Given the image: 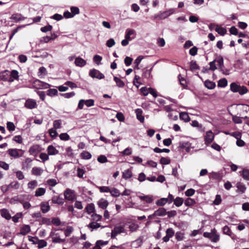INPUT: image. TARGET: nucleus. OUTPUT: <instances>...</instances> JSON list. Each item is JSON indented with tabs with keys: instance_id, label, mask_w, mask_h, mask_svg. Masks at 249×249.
I'll list each match as a JSON object with an SVG mask.
<instances>
[{
	"instance_id": "f257e3e1",
	"label": "nucleus",
	"mask_w": 249,
	"mask_h": 249,
	"mask_svg": "<svg viewBox=\"0 0 249 249\" xmlns=\"http://www.w3.org/2000/svg\"><path fill=\"white\" fill-rule=\"evenodd\" d=\"M203 236L205 237L209 238L212 242L214 243H216L219 240V235L217 233L215 229H212L210 232H204Z\"/></svg>"
},
{
	"instance_id": "f03ea898",
	"label": "nucleus",
	"mask_w": 249,
	"mask_h": 249,
	"mask_svg": "<svg viewBox=\"0 0 249 249\" xmlns=\"http://www.w3.org/2000/svg\"><path fill=\"white\" fill-rule=\"evenodd\" d=\"M32 86L36 89H47L51 86L50 84L38 79L35 80L32 83Z\"/></svg>"
},
{
	"instance_id": "7ed1b4c3",
	"label": "nucleus",
	"mask_w": 249,
	"mask_h": 249,
	"mask_svg": "<svg viewBox=\"0 0 249 249\" xmlns=\"http://www.w3.org/2000/svg\"><path fill=\"white\" fill-rule=\"evenodd\" d=\"M174 13L173 9H170L164 12H160L158 14L153 16L154 19H163L172 15Z\"/></svg>"
},
{
	"instance_id": "20e7f679",
	"label": "nucleus",
	"mask_w": 249,
	"mask_h": 249,
	"mask_svg": "<svg viewBox=\"0 0 249 249\" xmlns=\"http://www.w3.org/2000/svg\"><path fill=\"white\" fill-rule=\"evenodd\" d=\"M65 198L68 201H73L75 198V194L74 191L70 189H67L64 193Z\"/></svg>"
},
{
	"instance_id": "39448f33",
	"label": "nucleus",
	"mask_w": 249,
	"mask_h": 249,
	"mask_svg": "<svg viewBox=\"0 0 249 249\" xmlns=\"http://www.w3.org/2000/svg\"><path fill=\"white\" fill-rule=\"evenodd\" d=\"M89 75L92 78H96L99 79H102L105 77L103 73L98 70L94 69L90 70Z\"/></svg>"
},
{
	"instance_id": "423d86ee",
	"label": "nucleus",
	"mask_w": 249,
	"mask_h": 249,
	"mask_svg": "<svg viewBox=\"0 0 249 249\" xmlns=\"http://www.w3.org/2000/svg\"><path fill=\"white\" fill-rule=\"evenodd\" d=\"M214 138V135L211 130L206 132L204 136L205 143L208 145L212 142Z\"/></svg>"
},
{
	"instance_id": "0eeeda50",
	"label": "nucleus",
	"mask_w": 249,
	"mask_h": 249,
	"mask_svg": "<svg viewBox=\"0 0 249 249\" xmlns=\"http://www.w3.org/2000/svg\"><path fill=\"white\" fill-rule=\"evenodd\" d=\"M24 106L27 108L32 109L37 107V104L35 100L28 99L25 101Z\"/></svg>"
},
{
	"instance_id": "6e6552de",
	"label": "nucleus",
	"mask_w": 249,
	"mask_h": 249,
	"mask_svg": "<svg viewBox=\"0 0 249 249\" xmlns=\"http://www.w3.org/2000/svg\"><path fill=\"white\" fill-rule=\"evenodd\" d=\"M125 230L124 229L123 226H116L113 230H112L111 232V237H115L117 234L125 232Z\"/></svg>"
},
{
	"instance_id": "1a4fd4ad",
	"label": "nucleus",
	"mask_w": 249,
	"mask_h": 249,
	"mask_svg": "<svg viewBox=\"0 0 249 249\" xmlns=\"http://www.w3.org/2000/svg\"><path fill=\"white\" fill-rule=\"evenodd\" d=\"M136 35V32L134 30L127 29L125 31V38L131 41L135 37Z\"/></svg>"
},
{
	"instance_id": "9d476101",
	"label": "nucleus",
	"mask_w": 249,
	"mask_h": 249,
	"mask_svg": "<svg viewBox=\"0 0 249 249\" xmlns=\"http://www.w3.org/2000/svg\"><path fill=\"white\" fill-rule=\"evenodd\" d=\"M19 152H23V151L21 149H9L8 150L9 155L11 157H14L15 158H18L21 156L19 154Z\"/></svg>"
},
{
	"instance_id": "9b49d317",
	"label": "nucleus",
	"mask_w": 249,
	"mask_h": 249,
	"mask_svg": "<svg viewBox=\"0 0 249 249\" xmlns=\"http://www.w3.org/2000/svg\"><path fill=\"white\" fill-rule=\"evenodd\" d=\"M50 236L52 237V240L53 243H60L65 241V239H62L60 238V235L58 233H55L53 232H51Z\"/></svg>"
},
{
	"instance_id": "f8f14e48",
	"label": "nucleus",
	"mask_w": 249,
	"mask_h": 249,
	"mask_svg": "<svg viewBox=\"0 0 249 249\" xmlns=\"http://www.w3.org/2000/svg\"><path fill=\"white\" fill-rule=\"evenodd\" d=\"M0 79L4 81H8L10 80V71L7 70L4 71L0 72Z\"/></svg>"
},
{
	"instance_id": "ddd939ff",
	"label": "nucleus",
	"mask_w": 249,
	"mask_h": 249,
	"mask_svg": "<svg viewBox=\"0 0 249 249\" xmlns=\"http://www.w3.org/2000/svg\"><path fill=\"white\" fill-rule=\"evenodd\" d=\"M137 119L141 122L143 123L144 121V116L142 115V110L141 108H137L135 110Z\"/></svg>"
},
{
	"instance_id": "4468645a",
	"label": "nucleus",
	"mask_w": 249,
	"mask_h": 249,
	"mask_svg": "<svg viewBox=\"0 0 249 249\" xmlns=\"http://www.w3.org/2000/svg\"><path fill=\"white\" fill-rule=\"evenodd\" d=\"M74 63L76 66L82 67L86 65V61L80 57H78L75 58Z\"/></svg>"
},
{
	"instance_id": "2eb2a0df",
	"label": "nucleus",
	"mask_w": 249,
	"mask_h": 249,
	"mask_svg": "<svg viewBox=\"0 0 249 249\" xmlns=\"http://www.w3.org/2000/svg\"><path fill=\"white\" fill-rule=\"evenodd\" d=\"M166 213V210L164 208L161 207L155 211L153 213V215L159 216H162L165 215Z\"/></svg>"
},
{
	"instance_id": "dca6fc26",
	"label": "nucleus",
	"mask_w": 249,
	"mask_h": 249,
	"mask_svg": "<svg viewBox=\"0 0 249 249\" xmlns=\"http://www.w3.org/2000/svg\"><path fill=\"white\" fill-rule=\"evenodd\" d=\"M31 231V228L28 225H24L21 228L20 230V233L23 235H25L30 232Z\"/></svg>"
},
{
	"instance_id": "f3484780",
	"label": "nucleus",
	"mask_w": 249,
	"mask_h": 249,
	"mask_svg": "<svg viewBox=\"0 0 249 249\" xmlns=\"http://www.w3.org/2000/svg\"><path fill=\"white\" fill-rule=\"evenodd\" d=\"M138 197L142 200L148 203H151L153 200V197L151 196H145L144 195H142L138 196Z\"/></svg>"
},
{
	"instance_id": "a211bd4d",
	"label": "nucleus",
	"mask_w": 249,
	"mask_h": 249,
	"mask_svg": "<svg viewBox=\"0 0 249 249\" xmlns=\"http://www.w3.org/2000/svg\"><path fill=\"white\" fill-rule=\"evenodd\" d=\"M47 150L49 155H55L58 153V151L52 145L48 147Z\"/></svg>"
},
{
	"instance_id": "6ab92c4d",
	"label": "nucleus",
	"mask_w": 249,
	"mask_h": 249,
	"mask_svg": "<svg viewBox=\"0 0 249 249\" xmlns=\"http://www.w3.org/2000/svg\"><path fill=\"white\" fill-rule=\"evenodd\" d=\"M40 207L42 212L44 213H47L50 209V207L47 202H42L40 204Z\"/></svg>"
},
{
	"instance_id": "aec40b11",
	"label": "nucleus",
	"mask_w": 249,
	"mask_h": 249,
	"mask_svg": "<svg viewBox=\"0 0 249 249\" xmlns=\"http://www.w3.org/2000/svg\"><path fill=\"white\" fill-rule=\"evenodd\" d=\"M0 213L2 217L5 218L7 220H9L11 218V215L9 211L5 209H2L0 210Z\"/></svg>"
},
{
	"instance_id": "412c9836",
	"label": "nucleus",
	"mask_w": 249,
	"mask_h": 249,
	"mask_svg": "<svg viewBox=\"0 0 249 249\" xmlns=\"http://www.w3.org/2000/svg\"><path fill=\"white\" fill-rule=\"evenodd\" d=\"M39 151V146L38 145H34L31 146L29 150V152L32 155H36Z\"/></svg>"
},
{
	"instance_id": "4be33fe9",
	"label": "nucleus",
	"mask_w": 249,
	"mask_h": 249,
	"mask_svg": "<svg viewBox=\"0 0 249 249\" xmlns=\"http://www.w3.org/2000/svg\"><path fill=\"white\" fill-rule=\"evenodd\" d=\"M214 60H215V63H217L219 69L222 71L224 67V60L223 57L221 56H219Z\"/></svg>"
},
{
	"instance_id": "5701e85b",
	"label": "nucleus",
	"mask_w": 249,
	"mask_h": 249,
	"mask_svg": "<svg viewBox=\"0 0 249 249\" xmlns=\"http://www.w3.org/2000/svg\"><path fill=\"white\" fill-rule=\"evenodd\" d=\"M43 172V170L37 167H34L32 169V174L35 176H40Z\"/></svg>"
},
{
	"instance_id": "b1692460",
	"label": "nucleus",
	"mask_w": 249,
	"mask_h": 249,
	"mask_svg": "<svg viewBox=\"0 0 249 249\" xmlns=\"http://www.w3.org/2000/svg\"><path fill=\"white\" fill-rule=\"evenodd\" d=\"M18 72L16 70H12L10 71L9 82H13L14 80L17 79L18 77Z\"/></svg>"
},
{
	"instance_id": "393cba45",
	"label": "nucleus",
	"mask_w": 249,
	"mask_h": 249,
	"mask_svg": "<svg viewBox=\"0 0 249 249\" xmlns=\"http://www.w3.org/2000/svg\"><path fill=\"white\" fill-rule=\"evenodd\" d=\"M108 204L107 201L104 199H100L98 202L99 207L103 209H105L108 206Z\"/></svg>"
},
{
	"instance_id": "a878e982",
	"label": "nucleus",
	"mask_w": 249,
	"mask_h": 249,
	"mask_svg": "<svg viewBox=\"0 0 249 249\" xmlns=\"http://www.w3.org/2000/svg\"><path fill=\"white\" fill-rule=\"evenodd\" d=\"M239 173L245 180H249V169H244Z\"/></svg>"
},
{
	"instance_id": "bb28decb",
	"label": "nucleus",
	"mask_w": 249,
	"mask_h": 249,
	"mask_svg": "<svg viewBox=\"0 0 249 249\" xmlns=\"http://www.w3.org/2000/svg\"><path fill=\"white\" fill-rule=\"evenodd\" d=\"M236 187L241 194L244 193L246 190L245 185L243 183L240 182L236 183Z\"/></svg>"
},
{
	"instance_id": "cd10ccee",
	"label": "nucleus",
	"mask_w": 249,
	"mask_h": 249,
	"mask_svg": "<svg viewBox=\"0 0 249 249\" xmlns=\"http://www.w3.org/2000/svg\"><path fill=\"white\" fill-rule=\"evenodd\" d=\"M46 189L44 188H39L37 189L35 192V196H41L45 194Z\"/></svg>"
},
{
	"instance_id": "c85d7f7f",
	"label": "nucleus",
	"mask_w": 249,
	"mask_h": 249,
	"mask_svg": "<svg viewBox=\"0 0 249 249\" xmlns=\"http://www.w3.org/2000/svg\"><path fill=\"white\" fill-rule=\"evenodd\" d=\"M132 176L131 170L127 169L123 173V178L125 179L130 178Z\"/></svg>"
},
{
	"instance_id": "c756f323",
	"label": "nucleus",
	"mask_w": 249,
	"mask_h": 249,
	"mask_svg": "<svg viewBox=\"0 0 249 249\" xmlns=\"http://www.w3.org/2000/svg\"><path fill=\"white\" fill-rule=\"evenodd\" d=\"M47 74L46 69L44 67L39 68L38 72V75L40 78H42L43 76L46 75Z\"/></svg>"
},
{
	"instance_id": "7c9ffc66",
	"label": "nucleus",
	"mask_w": 249,
	"mask_h": 249,
	"mask_svg": "<svg viewBox=\"0 0 249 249\" xmlns=\"http://www.w3.org/2000/svg\"><path fill=\"white\" fill-rule=\"evenodd\" d=\"M179 118L180 119L184 120L186 122H188L190 120L188 113L185 112L180 113Z\"/></svg>"
},
{
	"instance_id": "2f4dec72",
	"label": "nucleus",
	"mask_w": 249,
	"mask_h": 249,
	"mask_svg": "<svg viewBox=\"0 0 249 249\" xmlns=\"http://www.w3.org/2000/svg\"><path fill=\"white\" fill-rule=\"evenodd\" d=\"M142 240L141 238H138L132 242V246L134 248H138L142 245Z\"/></svg>"
},
{
	"instance_id": "473e14b6",
	"label": "nucleus",
	"mask_w": 249,
	"mask_h": 249,
	"mask_svg": "<svg viewBox=\"0 0 249 249\" xmlns=\"http://www.w3.org/2000/svg\"><path fill=\"white\" fill-rule=\"evenodd\" d=\"M110 193L111 196L115 197H118L121 195L119 190L114 187L110 189Z\"/></svg>"
},
{
	"instance_id": "72a5a7b5",
	"label": "nucleus",
	"mask_w": 249,
	"mask_h": 249,
	"mask_svg": "<svg viewBox=\"0 0 249 249\" xmlns=\"http://www.w3.org/2000/svg\"><path fill=\"white\" fill-rule=\"evenodd\" d=\"M32 160L30 158H26L24 161L22 162V169L28 168L29 167Z\"/></svg>"
},
{
	"instance_id": "f704fd0d",
	"label": "nucleus",
	"mask_w": 249,
	"mask_h": 249,
	"mask_svg": "<svg viewBox=\"0 0 249 249\" xmlns=\"http://www.w3.org/2000/svg\"><path fill=\"white\" fill-rule=\"evenodd\" d=\"M204 85L206 88L211 89H214L215 87V83L209 80L205 81Z\"/></svg>"
},
{
	"instance_id": "c9c22d12",
	"label": "nucleus",
	"mask_w": 249,
	"mask_h": 249,
	"mask_svg": "<svg viewBox=\"0 0 249 249\" xmlns=\"http://www.w3.org/2000/svg\"><path fill=\"white\" fill-rule=\"evenodd\" d=\"M58 91L55 89H50L47 91V95L53 97L57 95Z\"/></svg>"
},
{
	"instance_id": "e433bc0d",
	"label": "nucleus",
	"mask_w": 249,
	"mask_h": 249,
	"mask_svg": "<svg viewBox=\"0 0 249 249\" xmlns=\"http://www.w3.org/2000/svg\"><path fill=\"white\" fill-rule=\"evenodd\" d=\"M240 86L235 83H232L230 85V89L233 92H237L239 91Z\"/></svg>"
},
{
	"instance_id": "4c0bfd02",
	"label": "nucleus",
	"mask_w": 249,
	"mask_h": 249,
	"mask_svg": "<svg viewBox=\"0 0 249 249\" xmlns=\"http://www.w3.org/2000/svg\"><path fill=\"white\" fill-rule=\"evenodd\" d=\"M81 157L83 159L89 160L91 158V155L89 152L84 151L81 153Z\"/></svg>"
},
{
	"instance_id": "58836bf2",
	"label": "nucleus",
	"mask_w": 249,
	"mask_h": 249,
	"mask_svg": "<svg viewBox=\"0 0 249 249\" xmlns=\"http://www.w3.org/2000/svg\"><path fill=\"white\" fill-rule=\"evenodd\" d=\"M10 18L11 19L14 20L15 21H18L23 19V18L21 15L19 14H13Z\"/></svg>"
},
{
	"instance_id": "ea45409f",
	"label": "nucleus",
	"mask_w": 249,
	"mask_h": 249,
	"mask_svg": "<svg viewBox=\"0 0 249 249\" xmlns=\"http://www.w3.org/2000/svg\"><path fill=\"white\" fill-rule=\"evenodd\" d=\"M114 80L115 81L117 86L119 88H123L124 86V82L120 78L114 76Z\"/></svg>"
},
{
	"instance_id": "a19ab883",
	"label": "nucleus",
	"mask_w": 249,
	"mask_h": 249,
	"mask_svg": "<svg viewBox=\"0 0 249 249\" xmlns=\"http://www.w3.org/2000/svg\"><path fill=\"white\" fill-rule=\"evenodd\" d=\"M227 80L225 78H222L219 80L217 85L219 87L224 88L227 86Z\"/></svg>"
},
{
	"instance_id": "79ce46f5",
	"label": "nucleus",
	"mask_w": 249,
	"mask_h": 249,
	"mask_svg": "<svg viewBox=\"0 0 249 249\" xmlns=\"http://www.w3.org/2000/svg\"><path fill=\"white\" fill-rule=\"evenodd\" d=\"M27 185H28V188H29L31 190H33L37 186V182L36 180H34L29 182Z\"/></svg>"
},
{
	"instance_id": "37998d69",
	"label": "nucleus",
	"mask_w": 249,
	"mask_h": 249,
	"mask_svg": "<svg viewBox=\"0 0 249 249\" xmlns=\"http://www.w3.org/2000/svg\"><path fill=\"white\" fill-rule=\"evenodd\" d=\"M183 202V199L181 197H177L174 201V204L177 206L179 207L182 205Z\"/></svg>"
},
{
	"instance_id": "c03bdc74",
	"label": "nucleus",
	"mask_w": 249,
	"mask_h": 249,
	"mask_svg": "<svg viewBox=\"0 0 249 249\" xmlns=\"http://www.w3.org/2000/svg\"><path fill=\"white\" fill-rule=\"evenodd\" d=\"M41 224L50 226L52 224V221L50 218L44 217L41 220Z\"/></svg>"
},
{
	"instance_id": "a18cd8bd",
	"label": "nucleus",
	"mask_w": 249,
	"mask_h": 249,
	"mask_svg": "<svg viewBox=\"0 0 249 249\" xmlns=\"http://www.w3.org/2000/svg\"><path fill=\"white\" fill-rule=\"evenodd\" d=\"M194 199L191 198H187L184 202V204L187 206H191L195 204Z\"/></svg>"
},
{
	"instance_id": "49530a36",
	"label": "nucleus",
	"mask_w": 249,
	"mask_h": 249,
	"mask_svg": "<svg viewBox=\"0 0 249 249\" xmlns=\"http://www.w3.org/2000/svg\"><path fill=\"white\" fill-rule=\"evenodd\" d=\"M215 31L217 32L219 34L221 35H224L226 33V30L223 28L219 27L218 26H216V27L215 28Z\"/></svg>"
},
{
	"instance_id": "de8ad7c7",
	"label": "nucleus",
	"mask_w": 249,
	"mask_h": 249,
	"mask_svg": "<svg viewBox=\"0 0 249 249\" xmlns=\"http://www.w3.org/2000/svg\"><path fill=\"white\" fill-rule=\"evenodd\" d=\"M19 183L17 181H13L9 184L10 189L13 188L15 189H18L19 188Z\"/></svg>"
},
{
	"instance_id": "09e8293b",
	"label": "nucleus",
	"mask_w": 249,
	"mask_h": 249,
	"mask_svg": "<svg viewBox=\"0 0 249 249\" xmlns=\"http://www.w3.org/2000/svg\"><path fill=\"white\" fill-rule=\"evenodd\" d=\"M167 202H168V198H161V199L158 200L156 202V204L158 206H163L164 205H165Z\"/></svg>"
},
{
	"instance_id": "8fccbe9b",
	"label": "nucleus",
	"mask_w": 249,
	"mask_h": 249,
	"mask_svg": "<svg viewBox=\"0 0 249 249\" xmlns=\"http://www.w3.org/2000/svg\"><path fill=\"white\" fill-rule=\"evenodd\" d=\"M49 133L53 139L55 138L57 136V132L56 130V129H54L53 128H51L49 130Z\"/></svg>"
},
{
	"instance_id": "3c124183",
	"label": "nucleus",
	"mask_w": 249,
	"mask_h": 249,
	"mask_svg": "<svg viewBox=\"0 0 249 249\" xmlns=\"http://www.w3.org/2000/svg\"><path fill=\"white\" fill-rule=\"evenodd\" d=\"M223 231L224 234L231 237L232 233L228 226H224L223 228Z\"/></svg>"
},
{
	"instance_id": "603ef678",
	"label": "nucleus",
	"mask_w": 249,
	"mask_h": 249,
	"mask_svg": "<svg viewBox=\"0 0 249 249\" xmlns=\"http://www.w3.org/2000/svg\"><path fill=\"white\" fill-rule=\"evenodd\" d=\"M101 193H110V188L108 186L98 187Z\"/></svg>"
},
{
	"instance_id": "864d4df0",
	"label": "nucleus",
	"mask_w": 249,
	"mask_h": 249,
	"mask_svg": "<svg viewBox=\"0 0 249 249\" xmlns=\"http://www.w3.org/2000/svg\"><path fill=\"white\" fill-rule=\"evenodd\" d=\"M248 91V90L246 87L244 86H240L239 89V91H238L240 95H244L247 93Z\"/></svg>"
},
{
	"instance_id": "5fc2aeb1",
	"label": "nucleus",
	"mask_w": 249,
	"mask_h": 249,
	"mask_svg": "<svg viewBox=\"0 0 249 249\" xmlns=\"http://www.w3.org/2000/svg\"><path fill=\"white\" fill-rule=\"evenodd\" d=\"M61 123L62 122L60 120L54 121L53 123V128L57 129L61 128Z\"/></svg>"
},
{
	"instance_id": "6e6d98bb",
	"label": "nucleus",
	"mask_w": 249,
	"mask_h": 249,
	"mask_svg": "<svg viewBox=\"0 0 249 249\" xmlns=\"http://www.w3.org/2000/svg\"><path fill=\"white\" fill-rule=\"evenodd\" d=\"M143 57L142 56H139L135 60L134 64H135L134 69H139V65L142 60Z\"/></svg>"
},
{
	"instance_id": "4d7b16f0",
	"label": "nucleus",
	"mask_w": 249,
	"mask_h": 249,
	"mask_svg": "<svg viewBox=\"0 0 249 249\" xmlns=\"http://www.w3.org/2000/svg\"><path fill=\"white\" fill-rule=\"evenodd\" d=\"M37 244H38V248H43L47 246V243L44 240H39L38 239V240L37 242Z\"/></svg>"
},
{
	"instance_id": "13d9d810",
	"label": "nucleus",
	"mask_w": 249,
	"mask_h": 249,
	"mask_svg": "<svg viewBox=\"0 0 249 249\" xmlns=\"http://www.w3.org/2000/svg\"><path fill=\"white\" fill-rule=\"evenodd\" d=\"M86 209L88 213H91L94 211V206L93 204H89L87 205Z\"/></svg>"
},
{
	"instance_id": "bf43d9fd",
	"label": "nucleus",
	"mask_w": 249,
	"mask_h": 249,
	"mask_svg": "<svg viewBox=\"0 0 249 249\" xmlns=\"http://www.w3.org/2000/svg\"><path fill=\"white\" fill-rule=\"evenodd\" d=\"M97 160L100 163H104L107 161V159L105 156L100 155L98 157Z\"/></svg>"
},
{
	"instance_id": "052dcab7",
	"label": "nucleus",
	"mask_w": 249,
	"mask_h": 249,
	"mask_svg": "<svg viewBox=\"0 0 249 249\" xmlns=\"http://www.w3.org/2000/svg\"><path fill=\"white\" fill-rule=\"evenodd\" d=\"M102 60V57L99 55H95L94 56L93 58V61L96 63L97 65H99L100 64V62Z\"/></svg>"
},
{
	"instance_id": "680f3d73",
	"label": "nucleus",
	"mask_w": 249,
	"mask_h": 249,
	"mask_svg": "<svg viewBox=\"0 0 249 249\" xmlns=\"http://www.w3.org/2000/svg\"><path fill=\"white\" fill-rule=\"evenodd\" d=\"M52 201L54 204H60L62 203V201L58 196H53L52 198Z\"/></svg>"
},
{
	"instance_id": "e2e57ef3",
	"label": "nucleus",
	"mask_w": 249,
	"mask_h": 249,
	"mask_svg": "<svg viewBox=\"0 0 249 249\" xmlns=\"http://www.w3.org/2000/svg\"><path fill=\"white\" fill-rule=\"evenodd\" d=\"M89 226L91 229V231H92L93 229H96L99 228L101 225L98 223L92 222L89 225Z\"/></svg>"
},
{
	"instance_id": "0e129e2a",
	"label": "nucleus",
	"mask_w": 249,
	"mask_h": 249,
	"mask_svg": "<svg viewBox=\"0 0 249 249\" xmlns=\"http://www.w3.org/2000/svg\"><path fill=\"white\" fill-rule=\"evenodd\" d=\"M49 155L45 153H41L39 155V158L41 159L43 162L49 160Z\"/></svg>"
},
{
	"instance_id": "69168bd1",
	"label": "nucleus",
	"mask_w": 249,
	"mask_h": 249,
	"mask_svg": "<svg viewBox=\"0 0 249 249\" xmlns=\"http://www.w3.org/2000/svg\"><path fill=\"white\" fill-rule=\"evenodd\" d=\"M175 236L178 241H181L184 239V234L180 231L177 232Z\"/></svg>"
},
{
	"instance_id": "338daca9",
	"label": "nucleus",
	"mask_w": 249,
	"mask_h": 249,
	"mask_svg": "<svg viewBox=\"0 0 249 249\" xmlns=\"http://www.w3.org/2000/svg\"><path fill=\"white\" fill-rule=\"evenodd\" d=\"M175 231L172 228H168L166 231V234L170 238L173 237Z\"/></svg>"
},
{
	"instance_id": "774afa93",
	"label": "nucleus",
	"mask_w": 249,
	"mask_h": 249,
	"mask_svg": "<svg viewBox=\"0 0 249 249\" xmlns=\"http://www.w3.org/2000/svg\"><path fill=\"white\" fill-rule=\"evenodd\" d=\"M109 249H126V248L125 244H122L119 246L113 245L109 248Z\"/></svg>"
}]
</instances>
